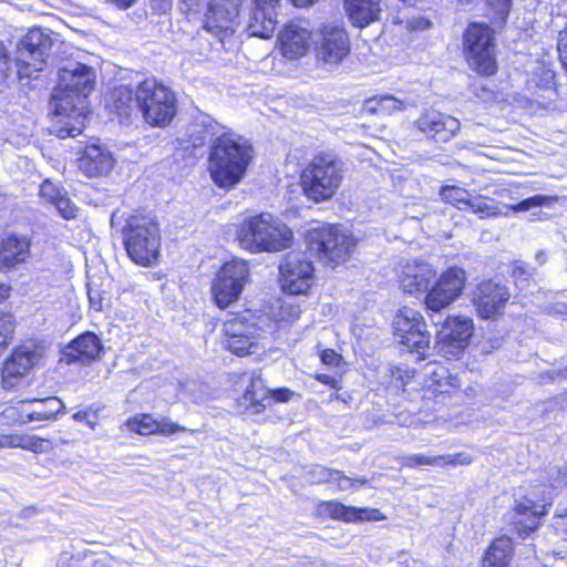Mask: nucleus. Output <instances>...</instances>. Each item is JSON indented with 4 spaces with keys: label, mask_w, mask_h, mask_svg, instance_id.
Returning a JSON list of instances; mask_svg holds the SVG:
<instances>
[{
    "label": "nucleus",
    "mask_w": 567,
    "mask_h": 567,
    "mask_svg": "<svg viewBox=\"0 0 567 567\" xmlns=\"http://www.w3.org/2000/svg\"><path fill=\"white\" fill-rule=\"evenodd\" d=\"M306 244L307 251L287 254L279 267L281 288L289 295H305L311 288L315 272L311 257L324 265L342 262L353 239L339 226L327 225L308 230Z\"/></svg>",
    "instance_id": "f257e3e1"
},
{
    "label": "nucleus",
    "mask_w": 567,
    "mask_h": 567,
    "mask_svg": "<svg viewBox=\"0 0 567 567\" xmlns=\"http://www.w3.org/2000/svg\"><path fill=\"white\" fill-rule=\"evenodd\" d=\"M95 84L92 68L79 62H70L59 70V83L53 90L51 110L56 116H65L58 128V136H76L84 128L86 99Z\"/></svg>",
    "instance_id": "f03ea898"
},
{
    "label": "nucleus",
    "mask_w": 567,
    "mask_h": 567,
    "mask_svg": "<svg viewBox=\"0 0 567 567\" xmlns=\"http://www.w3.org/2000/svg\"><path fill=\"white\" fill-rule=\"evenodd\" d=\"M254 157L248 140L231 132L219 135L210 145L209 172L213 182L220 188L236 186L245 176Z\"/></svg>",
    "instance_id": "7ed1b4c3"
},
{
    "label": "nucleus",
    "mask_w": 567,
    "mask_h": 567,
    "mask_svg": "<svg viewBox=\"0 0 567 567\" xmlns=\"http://www.w3.org/2000/svg\"><path fill=\"white\" fill-rule=\"evenodd\" d=\"M238 240L251 252L280 251L292 243V231L270 213L247 218L238 233Z\"/></svg>",
    "instance_id": "20e7f679"
},
{
    "label": "nucleus",
    "mask_w": 567,
    "mask_h": 567,
    "mask_svg": "<svg viewBox=\"0 0 567 567\" xmlns=\"http://www.w3.org/2000/svg\"><path fill=\"white\" fill-rule=\"evenodd\" d=\"M343 178V163L332 154L315 156L301 175L306 196L315 202L331 198Z\"/></svg>",
    "instance_id": "39448f33"
},
{
    "label": "nucleus",
    "mask_w": 567,
    "mask_h": 567,
    "mask_svg": "<svg viewBox=\"0 0 567 567\" xmlns=\"http://www.w3.org/2000/svg\"><path fill=\"white\" fill-rule=\"evenodd\" d=\"M240 0H181V10L198 14L205 8L204 29L224 42L238 25Z\"/></svg>",
    "instance_id": "423d86ee"
},
{
    "label": "nucleus",
    "mask_w": 567,
    "mask_h": 567,
    "mask_svg": "<svg viewBox=\"0 0 567 567\" xmlns=\"http://www.w3.org/2000/svg\"><path fill=\"white\" fill-rule=\"evenodd\" d=\"M135 102L145 121L153 126L169 124L177 111L174 93L155 79L144 80L137 85Z\"/></svg>",
    "instance_id": "0eeeda50"
},
{
    "label": "nucleus",
    "mask_w": 567,
    "mask_h": 567,
    "mask_svg": "<svg viewBox=\"0 0 567 567\" xmlns=\"http://www.w3.org/2000/svg\"><path fill=\"white\" fill-rule=\"evenodd\" d=\"M128 257L137 265L152 266L159 257L161 236L157 225L147 218H134L123 231Z\"/></svg>",
    "instance_id": "6e6552de"
},
{
    "label": "nucleus",
    "mask_w": 567,
    "mask_h": 567,
    "mask_svg": "<svg viewBox=\"0 0 567 567\" xmlns=\"http://www.w3.org/2000/svg\"><path fill=\"white\" fill-rule=\"evenodd\" d=\"M393 336L409 352L415 353L417 360L429 355L431 334L422 315L409 307L399 309L392 320Z\"/></svg>",
    "instance_id": "1a4fd4ad"
},
{
    "label": "nucleus",
    "mask_w": 567,
    "mask_h": 567,
    "mask_svg": "<svg viewBox=\"0 0 567 567\" xmlns=\"http://www.w3.org/2000/svg\"><path fill=\"white\" fill-rule=\"evenodd\" d=\"M464 53L471 69L483 75L496 73L495 43L492 29L471 23L464 34Z\"/></svg>",
    "instance_id": "9d476101"
},
{
    "label": "nucleus",
    "mask_w": 567,
    "mask_h": 567,
    "mask_svg": "<svg viewBox=\"0 0 567 567\" xmlns=\"http://www.w3.org/2000/svg\"><path fill=\"white\" fill-rule=\"evenodd\" d=\"M52 47L49 33L31 29L17 45L16 65L19 78H31L43 69Z\"/></svg>",
    "instance_id": "9b49d317"
},
{
    "label": "nucleus",
    "mask_w": 567,
    "mask_h": 567,
    "mask_svg": "<svg viewBox=\"0 0 567 567\" xmlns=\"http://www.w3.org/2000/svg\"><path fill=\"white\" fill-rule=\"evenodd\" d=\"M249 279V266L245 260L234 259L225 262L212 284L215 303L227 308L237 301Z\"/></svg>",
    "instance_id": "f8f14e48"
},
{
    "label": "nucleus",
    "mask_w": 567,
    "mask_h": 567,
    "mask_svg": "<svg viewBox=\"0 0 567 567\" xmlns=\"http://www.w3.org/2000/svg\"><path fill=\"white\" fill-rule=\"evenodd\" d=\"M465 281L466 274L462 268H447L440 275L435 282L429 287L424 298L426 308L434 312H440L447 308L462 295Z\"/></svg>",
    "instance_id": "ddd939ff"
},
{
    "label": "nucleus",
    "mask_w": 567,
    "mask_h": 567,
    "mask_svg": "<svg viewBox=\"0 0 567 567\" xmlns=\"http://www.w3.org/2000/svg\"><path fill=\"white\" fill-rule=\"evenodd\" d=\"M465 281L466 274L462 268H447L440 275L435 282L429 287L424 298L426 308L434 312H440L447 308L462 295Z\"/></svg>",
    "instance_id": "4468645a"
},
{
    "label": "nucleus",
    "mask_w": 567,
    "mask_h": 567,
    "mask_svg": "<svg viewBox=\"0 0 567 567\" xmlns=\"http://www.w3.org/2000/svg\"><path fill=\"white\" fill-rule=\"evenodd\" d=\"M473 320L467 317H449L437 332L436 347L445 357H457L470 343Z\"/></svg>",
    "instance_id": "2eb2a0df"
},
{
    "label": "nucleus",
    "mask_w": 567,
    "mask_h": 567,
    "mask_svg": "<svg viewBox=\"0 0 567 567\" xmlns=\"http://www.w3.org/2000/svg\"><path fill=\"white\" fill-rule=\"evenodd\" d=\"M550 505L551 498L545 496L537 501L529 496L516 501L509 517L516 533L526 538L538 527L540 517L547 514V507Z\"/></svg>",
    "instance_id": "dca6fc26"
},
{
    "label": "nucleus",
    "mask_w": 567,
    "mask_h": 567,
    "mask_svg": "<svg viewBox=\"0 0 567 567\" xmlns=\"http://www.w3.org/2000/svg\"><path fill=\"white\" fill-rule=\"evenodd\" d=\"M508 299L507 287L493 280L480 282L473 291V303L483 319H491L498 315Z\"/></svg>",
    "instance_id": "f3484780"
},
{
    "label": "nucleus",
    "mask_w": 567,
    "mask_h": 567,
    "mask_svg": "<svg viewBox=\"0 0 567 567\" xmlns=\"http://www.w3.org/2000/svg\"><path fill=\"white\" fill-rule=\"evenodd\" d=\"M41 358L34 348L25 346L17 348L3 362L1 383L7 390L13 389L37 365Z\"/></svg>",
    "instance_id": "a211bd4d"
},
{
    "label": "nucleus",
    "mask_w": 567,
    "mask_h": 567,
    "mask_svg": "<svg viewBox=\"0 0 567 567\" xmlns=\"http://www.w3.org/2000/svg\"><path fill=\"white\" fill-rule=\"evenodd\" d=\"M321 40L317 44V55L326 63L340 62L350 50L343 27L336 23L323 24Z\"/></svg>",
    "instance_id": "6ab92c4d"
},
{
    "label": "nucleus",
    "mask_w": 567,
    "mask_h": 567,
    "mask_svg": "<svg viewBox=\"0 0 567 567\" xmlns=\"http://www.w3.org/2000/svg\"><path fill=\"white\" fill-rule=\"evenodd\" d=\"M435 276L436 272L429 262L414 259L406 261L402 267L399 282L405 293H424L427 291Z\"/></svg>",
    "instance_id": "aec40b11"
},
{
    "label": "nucleus",
    "mask_w": 567,
    "mask_h": 567,
    "mask_svg": "<svg viewBox=\"0 0 567 567\" xmlns=\"http://www.w3.org/2000/svg\"><path fill=\"white\" fill-rule=\"evenodd\" d=\"M415 125L429 138L441 143L450 141L461 128L458 120L436 111L422 114Z\"/></svg>",
    "instance_id": "412c9836"
},
{
    "label": "nucleus",
    "mask_w": 567,
    "mask_h": 567,
    "mask_svg": "<svg viewBox=\"0 0 567 567\" xmlns=\"http://www.w3.org/2000/svg\"><path fill=\"white\" fill-rule=\"evenodd\" d=\"M114 163L112 153L100 144L86 145L78 159L79 169L89 177L109 174Z\"/></svg>",
    "instance_id": "4be33fe9"
},
{
    "label": "nucleus",
    "mask_w": 567,
    "mask_h": 567,
    "mask_svg": "<svg viewBox=\"0 0 567 567\" xmlns=\"http://www.w3.org/2000/svg\"><path fill=\"white\" fill-rule=\"evenodd\" d=\"M311 32L301 22L287 23L279 33V42L284 55L288 59H297L306 54L310 45Z\"/></svg>",
    "instance_id": "5701e85b"
},
{
    "label": "nucleus",
    "mask_w": 567,
    "mask_h": 567,
    "mask_svg": "<svg viewBox=\"0 0 567 567\" xmlns=\"http://www.w3.org/2000/svg\"><path fill=\"white\" fill-rule=\"evenodd\" d=\"M226 126L220 125L208 114L198 115L188 126V142L193 148H199L228 133Z\"/></svg>",
    "instance_id": "b1692460"
},
{
    "label": "nucleus",
    "mask_w": 567,
    "mask_h": 567,
    "mask_svg": "<svg viewBox=\"0 0 567 567\" xmlns=\"http://www.w3.org/2000/svg\"><path fill=\"white\" fill-rule=\"evenodd\" d=\"M30 239L9 234L0 241V270H10L23 264L30 256Z\"/></svg>",
    "instance_id": "393cba45"
},
{
    "label": "nucleus",
    "mask_w": 567,
    "mask_h": 567,
    "mask_svg": "<svg viewBox=\"0 0 567 567\" xmlns=\"http://www.w3.org/2000/svg\"><path fill=\"white\" fill-rule=\"evenodd\" d=\"M21 423L25 424L32 421H47L56 419L63 413V402L55 398L50 396L47 399H32L21 402Z\"/></svg>",
    "instance_id": "a878e982"
},
{
    "label": "nucleus",
    "mask_w": 567,
    "mask_h": 567,
    "mask_svg": "<svg viewBox=\"0 0 567 567\" xmlns=\"http://www.w3.org/2000/svg\"><path fill=\"white\" fill-rule=\"evenodd\" d=\"M103 346L94 332H84L70 342L64 354L68 362L90 363L99 359Z\"/></svg>",
    "instance_id": "bb28decb"
},
{
    "label": "nucleus",
    "mask_w": 567,
    "mask_h": 567,
    "mask_svg": "<svg viewBox=\"0 0 567 567\" xmlns=\"http://www.w3.org/2000/svg\"><path fill=\"white\" fill-rule=\"evenodd\" d=\"M379 388L377 391H383L386 394L398 395L404 392L405 385L414 377V370L406 365L384 367L377 371Z\"/></svg>",
    "instance_id": "cd10ccee"
},
{
    "label": "nucleus",
    "mask_w": 567,
    "mask_h": 567,
    "mask_svg": "<svg viewBox=\"0 0 567 567\" xmlns=\"http://www.w3.org/2000/svg\"><path fill=\"white\" fill-rule=\"evenodd\" d=\"M472 462V458L465 453H456V454H447V455H439L432 456L426 454H411L405 455L401 460V464L405 467H419V466H439L443 467L446 465L457 466V465H466Z\"/></svg>",
    "instance_id": "c85d7f7f"
},
{
    "label": "nucleus",
    "mask_w": 567,
    "mask_h": 567,
    "mask_svg": "<svg viewBox=\"0 0 567 567\" xmlns=\"http://www.w3.org/2000/svg\"><path fill=\"white\" fill-rule=\"evenodd\" d=\"M277 23V12L252 8L246 30L250 37L269 39L274 34Z\"/></svg>",
    "instance_id": "c756f323"
},
{
    "label": "nucleus",
    "mask_w": 567,
    "mask_h": 567,
    "mask_svg": "<svg viewBox=\"0 0 567 567\" xmlns=\"http://www.w3.org/2000/svg\"><path fill=\"white\" fill-rule=\"evenodd\" d=\"M261 329L258 327L255 316L251 311L246 310L240 313H233L224 322L225 337L239 338L240 336L260 334Z\"/></svg>",
    "instance_id": "7c9ffc66"
},
{
    "label": "nucleus",
    "mask_w": 567,
    "mask_h": 567,
    "mask_svg": "<svg viewBox=\"0 0 567 567\" xmlns=\"http://www.w3.org/2000/svg\"><path fill=\"white\" fill-rule=\"evenodd\" d=\"M513 556V542L507 536L496 538L483 558V567H508Z\"/></svg>",
    "instance_id": "2f4dec72"
},
{
    "label": "nucleus",
    "mask_w": 567,
    "mask_h": 567,
    "mask_svg": "<svg viewBox=\"0 0 567 567\" xmlns=\"http://www.w3.org/2000/svg\"><path fill=\"white\" fill-rule=\"evenodd\" d=\"M404 109V102L392 95H380L367 99L361 106L360 115H392Z\"/></svg>",
    "instance_id": "473e14b6"
},
{
    "label": "nucleus",
    "mask_w": 567,
    "mask_h": 567,
    "mask_svg": "<svg viewBox=\"0 0 567 567\" xmlns=\"http://www.w3.org/2000/svg\"><path fill=\"white\" fill-rule=\"evenodd\" d=\"M0 447H19L34 453H43L50 449V442L34 435L10 434L0 437Z\"/></svg>",
    "instance_id": "72a5a7b5"
},
{
    "label": "nucleus",
    "mask_w": 567,
    "mask_h": 567,
    "mask_svg": "<svg viewBox=\"0 0 567 567\" xmlns=\"http://www.w3.org/2000/svg\"><path fill=\"white\" fill-rule=\"evenodd\" d=\"M260 334L240 336L239 338L225 337V347L236 355H247L257 352Z\"/></svg>",
    "instance_id": "f704fd0d"
},
{
    "label": "nucleus",
    "mask_w": 567,
    "mask_h": 567,
    "mask_svg": "<svg viewBox=\"0 0 567 567\" xmlns=\"http://www.w3.org/2000/svg\"><path fill=\"white\" fill-rule=\"evenodd\" d=\"M381 0H357V28H364L379 19Z\"/></svg>",
    "instance_id": "c9c22d12"
},
{
    "label": "nucleus",
    "mask_w": 567,
    "mask_h": 567,
    "mask_svg": "<svg viewBox=\"0 0 567 567\" xmlns=\"http://www.w3.org/2000/svg\"><path fill=\"white\" fill-rule=\"evenodd\" d=\"M125 427L140 435H151L157 433L158 424L157 419H154L151 414H140L128 419L125 422Z\"/></svg>",
    "instance_id": "e433bc0d"
},
{
    "label": "nucleus",
    "mask_w": 567,
    "mask_h": 567,
    "mask_svg": "<svg viewBox=\"0 0 567 567\" xmlns=\"http://www.w3.org/2000/svg\"><path fill=\"white\" fill-rule=\"evenodd\" d=\"M440 195L444 202L456 206L458 209H467L471 194L466 189L457 186H443Z\"/></svg>",
    "instance_id": "4c0bfd02"
},
{
    "label": "nucleus",
    "mask_w": 567,
    "mask_h": 567,
    "mask_svg": "<svg viewBox=\"0 0 567 567\" xmlns=\"http://www.w3.org/2000/svg\"><path fill=\"white\" fill-rule=\"evenodd\" d=\"M16 322L11 313L0 312V357L7 350L14 333Z\"/></svg>",
    "instance_id": "58836bf2"
},
{
    "label": "nucleus",
    "mask_w": 567,
    "mask_h": 567,
    "mask_svg": "<svg viewBox=\"0 0 567 567\" xmlns=\"http://www.w3.org/2000/svg\"><path fill=\"white\" fill-rule=\"evenodd\" d=\"M467 208H471L474 214L480 215L482 218L496 216L498 209L494 199L484 197H473L471 195Z\"/></svg>",
    "instance_id": "ea45409f"
},
{
    "label": "nucleus",
    "mask_w": 567,
    "mask_h": 567,
    "mask_svg": "<svg viewBox=\"0 0 567 567\" xmlns=\"http://www.w3.org/2000/svg\"><path fill=\"white\" fill-rule=\"evenodd\" d=\"M269 391L264 389L262 380L260 377L251 380L250 386L246 390L245 400L252 404L266 406L264 401H270Z\"/></svg>",
    "instance_id": "a19ab883"
},
{
    "label": "nucleus",
    "mask_w": 567,
    "mask_h": 567,
    "mask_svg": "<svg viewBox=\"0 0 567 567\" xmlns=\"http://www.w3.org/2000/svg\"><path fill=\"white\" fill-rule=\"evenodd\" d=\"M545 481L546 483L555 488H561L567 485V471L557 465H550L545 470Z\"/></svg>",
    "instance_id": "79ce46f5"
},
{
    "label": "nucleus",
    "mask_w": 567,
    "mask_h": 567,
    "mask_svg": "<svg viewBox=\"0 0 567 567\" xmlns=\"http://www.w3.org/2000/svg\"><path fill=\"white\" fill-rule=\"evenodd\" d=\"M321 508L333 518H341L347 522L354 519V508H348L340 503L328 502L322 504Z\"/></svg>",
    "instance_id": "37998d69"
},
{
    "label": "nucleus",
    "mask_w": 567,
    "mask_h": 567,
    "mask_svg": "<svg viewBox=\"0 0 567 567\" xmlns=\"http://www.w3.org/2000/svg\"><path fill=\"white\" fill-rule=\"evenodd\" d=\"M53 206L64 219H73L78 215V207L68 197L66 192L53 204Z\"/></svg>",
    "instance_id": "c03bdc74"
},
{
    "label": "nucleus",
    "mask_w": 567,
    "mask_h": 567,
    "mask_svg": "<svg viewBox=\"0 0 567 567\" xmlns=\"http://www.w3.org/2000/svg\"><path fill=\"white\" fill-rule=\"evenodd\" d=\"M554 80L555 72L545 65L537 66L534 73V78L532 79V81L535 82V84L542 89L550 87L554 84Z\"/></svg>",
    "instance_id": "a18cd8bd"
},
{
    "label": "nucleus",
    "mask_w": 567,
    "mask_h": 567,
    "mask_svg": "<svg viewBox=\"0 0 567 567\" xmlns=\"http://www.w3.org/2000/svg\"><path fill=\"white\" fill-rule=\"evenodd\" d=\"M498 23H504L511 11L512 0H486Z\"/></svg>",
    "instance_id": "49530a36"
},
{
    "label": "nucleus",
    "mask_w": 567,
    "mask_h": 567,
    "mask_svg": "<svg viewBox=\"0 0 567 567\" xmlns=\"http://www.w3.org/2000/svg\"><path fill=\"white\" fill-rule=\"evenodd\" d=\"M66 190L50 181H44L40 187V195L50 204H54Z\"/></svg>",
    "instance_id": "de8ad7c7"
},
{
    "label": "nucleus",
    "mask_w": 567,
    "mask_h": 567,
    "mask_svg": "<svg viewBox=\"0 0 567 567\" xmlns=\"http://www.w3.org/2000/svg\"><path fill=\"white\" fill-rule=\"evenodd\" d=\"M333 475H337V471L329 470L321 465L313 466L309 472V480L311 483L321 484L327 483L331 484Z\"/></svg>",
    "instance_id": "09e8293b"
},
{
    "label": "nucleus",
    "mask_w": 567,
    "mask_h": 567,
    "mask_svg": "<svg viewBox=\"0 0 567 567\" xmlns=\"http://www.w3.org/2000/svg\"><path fill=\"white\" fill-rule=\"evenodd\" d=\"M12 71V60L9 56V53L0 42V89L7 84V80L10 76Z\"/></svg>",
    "instance_id": "8fccbe9b"
},
{
    "label": "nucleus",
    "mask_w": 567,
    "mask_h": 567,
    "mask_svg": "<svg viewBox=\"0 0 567 567\" xmlns=\"http://www.w3.org/2000/svg\"><path fill=\"white\" fill-rule=\"evenodd\" d=\"M549 203V197L544 195H535L526 199L520 200L516 205L512 206L514 212H527L534 207H540Z\"/></svg>",
    "instance_id": "3c124183"
},
{
    "label": "nucleus",
    "mask_w": 567,
    "mask_h": 567,
    "mask_svg": "<svg viewBox=\"0 0 567 567\" xmlns=\"http://www.w3.org/2000/svg\"><path fill=\"white\" fill-rule=\"evenodd\" d=\"M157 424H158V429H157L156 434H161V435L168 436V435H173L177 432L187 431L186 427H184L177 423H174V422L167 420L166 417L157 419Z\"/></svg>",
    "instance_id": "603ef678"
},
{
    "label": "nucleus",
    "mask_w": 567,
    "mask_h": 567,
    "mask_svg": "<svg viewBox=\"0 0 567 567\" xmlns=\"http://www.w3.org/2000/svg\"><path fill=\"white\" fill-rule=\"evenodd\" d=\"M87 298L91 308L96 311H102L104 307V293L99 289L93 288L91 285H87Z\"/></svg>",
    "instance_id": "864d4df0"
},
{
    "label": "nucleus",
    "mask_w": 567,
    "mask_h": 567,
    "mask_svg": "<svg viewBox=\"0 0 567 567\" xmlns=\"http://www.w3.org/2000/svg\"><path fill=\"white\" fill-rule=\"evenodd\" d=\"M385 519V516L377 508H357V520L379 522Z\"/></svg>",
    "instance_id": "5fc2aeb1"
},
{
    "label": "nucleus",
    "mask_w": 567,
    "mask_h": 567,
    "mask_svg": "<svg viewBox=\"0 0 567 567\" xmlns=\"http://www.w3.org/2000/svg\"><path fill=\"white\" fill-rule=\"evenodd\" d=\"M557 49L559 52V58L561 63L567 69V23L564 30H561L558 34V43Z\"/></svg>",
    "instance_id": "6e6d98bb"
},
{
    "label": "nucleus",
    "mask_w": 567,
    "mask_h": 567,
    "mask_svg": "<svg viewBox=\"0 0 567 567\" xmlns=\"http://www.w3.org/2000/svg\"><path fill=\"white\" fill-rule=\"evenodd\" d=\"M332 487H334L338 491H347L352 487L353 481L352 478L342 475L340 472L337 471V475H333L332 482L330 484Z\"/></svg>",
    "instance_id": "4d7b16f0"
},
{
    "label": "nucleus",
    "mask_w": 567,
    "mask_h": 567,
    "mask_svg": "<svg viewBox=\"0 0 567 567\" xmlns=\"http://www.w3.org/2000/svg\"><path fill=\"white\" fill-rule=\"evenodd\" d=\"M430 25H431V22L427 19L422 18V17L406 19V28L410 30L423 31V30L429 29Z\"/></svg>",
    "instance_id": "13d9d810"
},
{
    "label": "nucleus",
    "mask_w": 567,
    "mask_h": 567,
    "mask_svg": "<svg viewBox=\"0 0 567 567\" xmlns=\"http://www.w3.org/2000/svg\"><path fill=\"white\" fill-rule=\"evenodd\" d=\"M320 359L322 363L327 365H337L340 360V355L334 350L326 349L321 351Z\"/></svg>",
    "instance_id": "bf43d9fd"
},
{
    "label": "nucleus",
    "mask_w": 567,
    "mask_h": 567,
    "mask_svg": "<svg viewBox=\"0 0 567 567\" xmlns=\"http://www.w3.org/2000/svg\"><path fill=\"white\" fill-rule=\"evenodd\" d=\"M280 0H254V8L277 12Z\"/></svg>",
    "instance_id": "052dcab7"
},
{
    "label": "nucleus",
    "mask_w": 567,
    "mask_h": 567,
    "mask_svg": "<svg viewBox=\"0 0 567 567\" xmlns=\"http://www.w3.org/2000/svg\"><path fill=\"white\" fill-rule=\"evenodd\" d=\"M566 374H567V368L564 371L563 370H549L540 375V380L544 383L551 382L559 377H565Z\"/></svg>",
    "instance_id": "680f3d73"
},
{
    "label": "nucleus",
    "mask_w": 567,
    "mask_h": 567,
    "mask_svg": "<svg viewBox=\"0 0 567 567\" xmlns=\"http://www.w3.org/2000/svg\"><path fill=\"white\" fill-rule=\"evenodd\" d=\"M432 374L436 378L434 379V382L440 386L442 388L443 386V382L442 380L443 379H449V380H453L451 375H446L447 374V371L445 370V368L443 367H440V368H436L435 370L432 371Z\"/></svg>",
    "instance_id": "e2e57ef3"
},
{
    "label": "nucleus",
    "mask_w": 567,
    "mask_h": 567,
    "mask_svg": "<svg viewBox=\"0 0 567 567\" xmlns=\"http://www.w3.org/2000/svg\"><path fill=\"white\" fill-rule=\"evenodd\" d=\"M171 0H151L152 9L158 12H166L171 8Z\"/></svg>",
    "instance_id": "0e129e2a"
},
{
    "label": "nucleus",
    "mask_w": 567,
    "mask_h": 567,
    "mask_svg": "<svg viewBox=\"0 0 567 567\" xmlns=\"http://www.w3.org/2000/svg\"><path fill=\"white\" fill-rule=\"evenodd\" d=\"M272 395L279 402H287L290 399L291 392L288 389H278L272 392Z\"/></svg>",
    "instance_id": "69168bd1"
},
{
    "label": "nucleus",
    "mask_w": 567,
    "mask_h": 567,
    "mask_svg": "<svg viewBox=\"0 0 567 567\" xmlns=\"http://www.w3.org/2000/svg\"><path fill=\"white\" fill-rule=\"evenodd\" d=\"M110 3L114 4L120 10H126L133 7L137 0H107Z\"/></svg>",
    "instance_id": "338daca9"
},
{
    "label": "nucleus",
    "mask_w": 567,
    "mask_h": 567,
    "mask_svg": "<svg viewBox=\"0 0 567 567\" xmlns=\"http://www.w3.org/2000/svg\"><path fill=\"white\" fill-rule=\"evenodd\" d=\"M344 10L349 21L354 25V0H344Z\"/></svg>",
    "instance_id": "774afa93"
}]
</instances>
